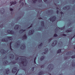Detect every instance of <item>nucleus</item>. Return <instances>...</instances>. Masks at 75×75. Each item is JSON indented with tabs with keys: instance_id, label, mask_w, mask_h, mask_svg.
Listing matches in <instances>:
<instances>
[{
	"instance_id": "13",
	"label": "nucleus",
	"mask_w": 75,
	"mask_h": 75,
	"mask_svg": "<svg viewBox=\"0 0 75 75\" xmlns=\"http://www.w3.org/2000/svg\"><path fill=\"white\" fill-rule=\"evenodd\" d=\"M57 40H55L52 43V47H54V46H55L56 45H57Z\"/></svg>"
},
{
	"instance_id": "30",
	"label": "nucleus",
	"mask_w": 75,
	"mask_h": 75,
	"mask_svg": "<svg viewBox=\"0 0 75 75\" xmlns=\"http://www.w3.org/2000/svg\"><path fill=\"white\" fill-rule=\"evenodd\" d=\"M32 0L33 2V3H34V4H35V3H36V2L37 1V0Z\"/></svg>"
},
{
	"instance_id": "29",
	"label": "nucleus",
	"mask_w": 75,
	"mask_h": 75,
	"mask_svg": "<svg viewBox=\"0 0 75 75\" xmlns=\"http://www.w3.org/2000/svg\"><path fill=\"white\" fill-rule=\"evenodd\" d=\"M72 31V30H67L66 31V33H69V32H71V31Z\"/></svg>"
},
{
	"instance_id": "55",
	"label": "nucleus",
	"mask_w": 75,
	"mask_h": 75,
	"mask_svg": "<svg viewBox=\"0 0 75 75\" xmlns=\"http://www.w3.org/2000/svg\"><path fill=\"white\" fill-rule=\"evenodd\" d=\"M75 36V35L74 36V37H73V38H74V37Z\"/></svg>"
},
{
	"instance_id": "53",
	"label": "nucleus",
	"mask_w": 75,
	"mask_h": 75,
	"mask_svg": "<svg viewBox=\"0 0 75 75\" xmlns=\"http://www.w3.org/2000/svg\"><path fill=\"white\" fill-rule=\"evenodd\" d=\"M38 19H42V18H38Z\"/></svg>"
},
{
	"instance_id": "43",
	"label": "nucleus",
	"mask_w": 75,
	"mask_h": 75,
	"mask_svg": "<svg viewBox=\"0 0 75 75\" xmlns=\"http://www.w3.org/2000/svg\"><path fill=\"white\" fill-rule=\"evenodd\" d=\"M71 58H75V55L73 56H71Z\"/></svg>"
},
{
	"instance_id": "2",
	"label": "nucleus",
	"mask_w": 75,
	"mask_h": 75,
	"mask_svg": "<svg viewBox=\"0 0 75 75\" xmlns=\"http://www.w3.org/2000/svg\"><path fill=\"white\" fill-rule=\"evenodd\" d=\"M16 62L15 61H11L10 63H8V62L6 60L3 62V64L4 65H13V64H16Z\"/></svg>"
},
{
	"instance_id": "58",
	"label": "nucleus",
	"mask_w": 75,
	"mask_h": 75,
	"mask_svg": "<svg viewBox=\"0 0 75 75\" xmlns=\"http://www.w3.org/2000/svg\"><path fill=\"white\" fill-rule=\"evenodd\" d=\"M65 59V60H66V59Z\"/></svg>"
},
{
	"instance_id": "26",
	"label": "nucleus",
	"mask_w": 75,
	"mask_h": 75,
	"mask_svg": "<svg viewBox=\"0 0 75 75\" xmlns=\"http://www.w3.org/2000/svg\"><path fill=\"white\" fill-rule=\"evenodd\" d=\"M45 58V56H42V57H41V58H40V60L42 61Z\"/></svg>"
},
{
	"instance_id": "20",
	"label": "nucleus",
	"mask_w": 75,
	"mask_h": 75,
	"mask_svg": "<svg viewBox=\"0 0 75 75\" xmlns=\"http://www.w3.org/2000/svg\"><path fill=\"white\" fill-rule=\"evenodd\" d=\"M27 37L26 34H25V35L22 37L23 40H26Z\"/></svg>"
},
{
	"instance_id": "47",
	"label": "nucleus",
	"mask_w": 75,
	"mask_h": 75,
	"mask_svg": "<svg viewBox=\"0 0 75 75\" xmlns=\"http://www.w3.org/2000/svg\"><path fill=\"white\" fill-rule=\"evenodd\" d=\"M59 10H57V14H58V12H59Z\"/></svg>"
},
{
	"instance_id": "28",
	"label": "nucleus",
	"mask_w": 75,
	"mask_h": 75,
	"mask_svg": "<svg viewBox=\"0 0 75 75\" xmlns=\"http://www.w3.org/2000/svg\"><path fill=\"white\" fill-rule=\"evenodd\" d=\"M18 28V25H16L14 27V29L16 30H17Z\"/></svg>"
},
{
	"instance_id": "7",
	"label": "nucleus",
	"mask_w": 75,
	"mask_h": 75,
	"mask_svg": "<svg viewBox=\"0 0 75 75\" xmlns=\"http://www.w3.org/2000/svg\"><path fill=\"white\" fill-rule=\"evenodd\" d=\"M7 32L8 34H11L12 35L14 34V32L12 30H8Z\"/></svg>"
},
{
	"instance_id": "33",
	"label": "nucleus",
	"mask_w": 75,
	"mask_h": 75,
	"mask_svg": "<svg viewBox=\"0 0 75 75\" xmlns=\"http://www.w3.org/2000/svg\"><path fill=\"white\" fill-rule=\"evenodd\" d=\"M72 66L74 67H75V63H72Z\"/></svg>"
},
{
	"instance_id": "49",
	"label": "nucleus",
	"mask_w": 75,
	"mask_h": 75,
	"mask_svg": "<svg viewBox=\"0 0 75 75\" xmlns=\"http://www.w3.org/2000/svg\"><path fill=\"white\" fill-rule=\"evenodd\" d=\"M60 14H61L62 16V14H64V13H63V12H61Z\"/></svg>"
},
{
	"instance_id": "40",
	"label": "nucleus",
	"mask_w": 75,
	"mask_h": 75,
	"mask_svg": "<svg viewBox=\"0 0 75 75\" xmlns=\"http://www.w3.org/2000/svg\"><path fill=\"white\" fill-rule=\"evenodd\" d=\"M58 31V28L57 27L55 29L54 31L55 32V31Z\"/></svg>"
},
{
	"instance_id": "23",
	"label": "nucleus",
	"mask_w": 75,
	"mask_h": 75,
	"mask_svg": "<svg viewBox=\"0 0 75 75\" xmlns=\"http://www.w3.org/2000/svg\"><path fill=\"white\" fill-rule=\"evenodd\" d=\"M44 21H41V25L42 26L44 27Z\"/></svg>"
},
{
	"instance_id": "54",
	"label": "nucleus",
	"mask_w": 75,
	"mask_h": 75,
	"mask_svg": "<svg viewBox=\"0 0 75 75\" xmlns=\"http://www.w3.org/2000/svg\"><path fill=\"white\" fill-rule=\"evenodd\" d=\"M10 54V52L8 53V54Z\"/></svg>"
},
{
	"instance_id": "21",
	"label": "nucleus",
	"mask_w": 75,
	"mask_h": 75,
	"mask_svg": "<svg viewBox=\"0 0 75 75\" xmlns=\"http://www.w3.org/2000/svg\"><path fill=\"white\" fill-rule=\"evenodd\" d=\"M42 45V43H41V44H40L38 46V48L39 49H41V46Z\"/></svg>"
},
{
	"instance_id": "14",
	"label": "nucleus",
	"mask_w": 75,
	"mask_h": 75,
	"mask_svg": "<svg viewBox=\"0 0 75 75\" xmlns=\"http://www.w3.org/2000/svg\"><path fill=\"white\" fill-rule=\"evenodd\" d=\"M9 57L11 59H13L14 58V55H13V54H10L9 55Z\"/></svg>"
},
{
	"instance_id": "11",
	"label": "nucleus",
	"mask_w": 75,
	"mask_h": 75,
	"mask_svg": "<svg viewBox=\"0 0 75 75\" xmlns=\"http://www.w3.org/2000/svg\"><path fill=\"white\" fill-rule=\"evenodd\" d=\"M17 68L16 67H14L13 69L12 72L13 74H14L17 71Z\"/></svg>"
},
{
	"instance_id": "34",
	"label": "nucleus",
	"mask_w": 75,
	"mask_h": 75,
	"mask_svg": "<svg viewBox=\"0 0 75 75\" xmlns=\"http://www.w3.org/2000/svg\"><path fill=\"white\" fill-rule=\"evenodd\" d=\"M36 58H37L35 57L34 59V62L35 64H36V62H35V60H36Z\"/></svg>"
},
{
	"instance_id": "16",
	"label": "nucleus",
	"mask_w": 75,
	"mask_h": 75,
	"mask_svg": "<svg viewBox=\"0 0 75 75\" xmlns=\"http://www.w3.org/2000/svg\"><path fill=\"white\" fill-rule=\"evenodd\" d=\"M70 9V7L69 6H67L63 8V10H69Z\"/></svg>"
},
{
	"instance_id": "37",
	"label": "nucleus",
	"mask_w": 75,
	"mask_h": 75,
	"mask_svg": "<svg viewBox=\"0 0 75 75\" xmlns=\"http://www.w3.org/2000/svg\"><path fill=\"white\" fill-rule=\"evenodd\" d=\"M57 36H58V35L56 34H54V37H57Z\"/></svg>"
},
{
	"instance_id": "9",
	"label": "nucleus",
	"mask_w": 75,
	"mask_h": 75,
	"mask_svg": "<svg viewBox=\"0 0 75 75\" xmlns=\"http://www.w3.org/2000/svg\"><path fill=\"white\" fill-rule=\"evenodd\" d=\"M6 72L5 73V74H4L5 75H8V74H10V70L8 69H6Z\"/></svg>"
},
{
	"instance_id": "24",
	"label": "nucleus",
	"mask_w": 75,
	"mask_h": 75,
	"mask_svg": "<svg viewBox=\"0 0 75 75\" xmlns=\"http://www.w3.org/2000/svg\"><path fill=\"white\" fill-rule=\"evenodd\" d=\"M44 73L42 71H41V72H40L38 74V75H44Z\"/></svg>"
},
{
	"instance_id": "52",
	"label": "nucleus",
	"mask_w": 75,
	"mask_h": 75,
	"mask_svg": "<svg viewBox=\"0 0 75 75\" xmlns=\"http://www.w3.org/2000/svg\"><path fill=\"white\" fill-rule=\"evenodd\" d=\"M47 1V0H44V1L45 2H46V1Z\"/></svg>"
},
{
	"instance_id": "8",
	"label": "nucleus",
	"mask_w": 75,
	"mask_h": 75,
	"mask_svg": "<svg viewBox=\"0 0 75 75\" xmlns=\"http://www.w3.org/2000/svg\"><path fill=\"white\" fill-rule=\"evenodd\" d=\"M0 52L2 54H5L8 52V51H5L4 49H1L0 50Z\"/></svg>"
},
{
	"instance_id": "3",
	"label": "nucleus",
	"mask_w": 75,
	"mask_h": 75,
	"mask_svg": "<svg viewBox=\"0 0 75 75\" xmlns=\"http://www.w3.org/2000/svg\"><path fill=\"white\" fill-rule=\"evenodd\" d=\"M8 40L11 41V40H13V38H12V37H11L7 36L6 37V38H4L2 39V41H4V42H8Z\"/></svg>"
},
{
	"instance_id": "17",
	"label": "nucleus",
	"mask_w": 75,
	"mask_h": 75,
	"mask_svg": "<svg viewBox=\"0 0 75 75\" xmlns=\"http://www.w3.org/2000/svg\"><path fill=\"white\" fill-rule=\"evenodd\" d=\"M73 52H71L70 51L68 52L66 54V55H72V53Z\"/></svg>"
},
{
	"instance_id": "22",
	"label": "nucleus",
	"mask_w": 75,
	"mask_h": 75,
	"mask_svg": "<svg viewBox=\"0 0 75 75\" xmlns=\"http://www.w3.org/2000/svg\"><path fill=\"white\" fill-rule=\"evenodd\" d=\"M0 12L1 13L3 14V13H4V8L1 9L0 11Z\"/></svg>"
},
{
	"instance_id": "10",
	"label": "nucleus",
	"mask_w": 75,
	"mask_h": 75,
	"mask_svg": "<svg viewBox=\"0 0 75 75\" xmlns=\"http://www.w3.org/2000/svg\"><path fill=\"white\" fill-rule=\"evenodd\" d=\"M34 30H29V31L28 33L29 35H32V34H33V33H34Z\"/></svg>"
},
{
	"instance_id": "57",
	"label": "nucleus",
	"mask_w": 75,
	"mask_h": 75,
	"mask_svg": "<svg viewBox=\"0 0 75 75\" xmlns=\"http://www.w3.org/2000/svg\"><path fill=\"white\" fill-rule=\"evenodd\" d=\"M7 45H8V43H7Z\"/></svg>"
},
{
	"instance_id": "36",
	"label": "nucleus",
	"mask_w": 75,
	"mask_h": 75,
	"mask_svg": "<svg viewBox=\"0 0 75 75\" xmlns=\"http://www.w3.org/2000/svg\"><path fill=\"white\" fill-rule=\"evenodd\" d=\"M45 64L43 65L41 67V68H44V67H45Z\"/></svg>"
},
{
	"instance_id": "48",
	"label": "nucleus",
	"mask_w": 75,
	"mask_h": 75,
	"mask_svg": "<svg viewBox=\"0 0 75 75\" xmlns=\"http://www.w3.org/2000/svg\"><path fill=\"white\" fill-rule=\"evenodd\" d=\"M38 1H39V2H40L42 1V0H38Z\"/></svg>"
},
{
	"instance_id": "59",
	"label": "nucleus",
	"mask_w": 75,
	"mask_h": 75,
	"mask_svg": "<svg viewBox=\"0 0 75 75\" xmlns=\"http://www.w3.org/2000/svg\"><path fill=\"white\" fill-rule=\"evenodd\" d=\"M19 2H20V1H19Z\"/></svg>"
},
{
	"instance_id": "6",
	"label": "nucleus",
	"mask_w": 75,
	"mask_h": 75,
	"mask_svg": "<svg viewBox=\"0 0 75 75\" xmlns=\"http://www.w3.org/2000/svg\"><path fill=\"white\" fill-rule=\"evenodd\" d=\"M20 46V41H18L16 43V45H15V46L16 48H18Z\"/></svg>"
},
{
	"instance_id": "38",
	"label": "nucleus",
	"mask_w": 75,
	"mask_h": 75,
	"mask_svg": "<svg viewBox=\"0 0 75 75\" xmlns=\"http://www.w3.org/2000/svg\"><path fill=\"white\" fill-rule=\"evenodd\" d=\"M64 28H65V26L63 27L62 28H60L59 29L60 30H64Z\"/></svg>"
},
{
	"instance_id": "19",
	"label": "nucleus",
	"mask_w": 75,
	"mask_h": 75,
	"mask_svg": "<svg viewBox=\"0 0 75 75\" xmlns=\"http://www.w3.org/2000/svg\"><path fill=\"white\" fill-rule=\"evenodd\" d=\"M45 52H44L42 53V54H45L47 52H48V49L47 48H46L45 49Z\"/></svg>"
},
{
	"instance_id": "50",
	"label": "nucleus",
	"mask_w": 75,
	"mask_h": 75,
	"mask_svg": "<svg viewBox=\"0 0 75 75\" xmlns=\"http://www.w3.org/2000/svg\"><path fill=\"white\" fill-rule=\"evenodd\" d=\"M63 36H67V35L65 34H63L62 35Z\"/></svg>"
},
{
	"instance_id": "1",
	"label": "nucleus",
	"mask_w": 75,
	"mask_h": 75,
	"mask_svg": "<svg viewBox=\"0 0 75 75\" xmlns=\"http://www.w3.org/2000/svg\"><path fill=\"white\" fill-rule=\"evenodd\" d=\"M18 63L20 67H25L27 66V64L28 63V62L26 59L21 58L20 59Z\"/></svg>"
},
{
	"instance_id": "42",
	"label": "nucleus",
	"mask_w": 75,
	"mask_h": 75,
	"mask_svg": "<svg viewBox=\"0 0 75 75\" xmlns=\"http://www.w3.org/2000/svg\"><path fill=\"white\" fill-rule=\"evenodd\" d=\"M33 27V24H31L29 28H31V27Z\"/></svg>"
},
{
	"instance_id": "41",
	"label": "nucleus",
	"mask_w": 75,
	"mask_h": 75,
	"mask_svg": "<svg viewBox=\"0 0 75 75\" xmlns=\"http://www.w3.org/2000/svg\"><path fill=\"white\" fill-rule=\"evenodd\" d=\"M52 40V38L49 40V42H50V41H51V40Z\"/></svg>"
},
{
	"instance_id": "18",
	"label": "nucleus",
	"mask_w": 75,
	"mask_h": 75,
	"mask_svg": "<svg viewBox=\"0 0 75 75\" xmlns=\"http://www.w3.org/2000/svg\"><path fill=\"white\" fill-rule=\"evenodd\" d=\"M17 3V2H16V1H15L14 2V1H12L11 2H10V4H11L10 6H12V4H16Z\"/></svg>"
},
{
	"instance_id": "56",
	"label": "nucleus",
	"mask_w": 75,
	"mask_h": 75,
	"mask_svg": "<svg viewBox=\"0 0 75 75\" xmlns=\"http://www.w3.org/2000/svg\"><path fill=\"white\" fill-rule=\"evenodd\" d=\"M1 71H3V69H1Z\"/></svg>"
},
{
	"instance_id": "4",
	"label": "nucleus",
	"mask_w": 75,
	"mask_h": 75,
	"mask_svg": "<svg viewBox=\"0 0 75 75\" xmlns=\"http://www.w3.org/2000/svg\"><path fill=\"white\" fill-rule=\"evenodd\" d=\"M54 65L50 64L48 65L47 68L49 69V71H52L54 69Z\"/></svg>"
},
{
	"instance_id": "39",
	"label": "nucleus",
	"mask_w": 75,
	"mask_h": 75,
	"mask_svg": "<svg viewBox=\"0 0 75 75\" xmlns=\"http://www.w3.org/2000/svg\"><path fill=\"white\" fill-rule=\"evenodd\" d=\"M15 59H16V61L18 60V57H17V58L16 57V58H15Z\"/></svg>"
},
{
	"instance_id": "35",
	"label": "nucleus",
	"mask_w": 75,
	"mask_h": 75,
	"mask_svg": "<svg viewBox=\"0 0 75 75\" xmlns=\"http://www.w3.org/2000/svg\"><path fill=\"white\" fill-rule=\"evenodd\" d=\"M18 71H19V69H18L17 70V72L16 73V75H17V73H18ZM19 75H22V74H19Z\"/></svg>"
},
{
	"instance_id": "31",
	"label": "nucleus",
	"mask_w": 75,
	"mask_h": 75,
	"mask_svg": "<svg viewBox=\"0 0 75 75\" xmlns=\"http://www.w3.org/2000/svg\"><path fill=\"white\" fill-rule=\"evenodd\" d=\"M42 30V28L40 27L39 28L38 31H41Z\"/></svg>"
},
{
	"instance_id": "5",
	"label": "nucleus",
	"mask_w": 75,
	"mask_h": 75,
	"mask_svg": "<svg viewBox=\"0 0 75 75\" xmlns=\"http://www.w3.org/2000/svg\"><path fill=\"white\" fill-rule=\"evenodd\" d=\"M49 20H50V21L54 22L56 20V17L55 16H53L52 17L50 18Z\"/></svg>"
},
{
	"instance_id": "32",
	"label": "nucleus",
	"mask_w": 75,
	"mask_h": 75,
	"mask_svg": "<svg viewBox=\"0 0 75 75\" xmlns=\"http://www.w3.org/2000/svg\"><path fill=\"white\" fill-rule=\"evenodd\" d=\"M61 52V50L59 49L57 51V53H59V52Z\"/></svg>"
},
{
	"instance_id": "15",
	"label": "nucleus",
	"mask_w": 75,
	"mask_h": 75,
	"mask_svg": "<svg viewBox=\"0 0 75 75\" xmlns=\"http://www.w3.org/2000/svg\"><path fill=\"white\" fill-rule=\"evenodd\" d=\"M53 13L54 11H53V10L50 9H49L48 10V13L50 14V15H51V14H52Z\"/></svg>"
},
{
	"instance_id": "60",
	"label": "nucleus",
	"mask_w": 75,
	"mask_h": 75,
	"mask_svg": "<svg viewBox=\"0 0 75 75\" xmlns=\"http://www.w3.org/2000/svg\"><path fill=\"white\" fill-rule=\"evenodd\" d=\"M72 38L71 39V40H72Z\"/></svg>"
},
{
	"instance_id": "61",
	"label": "nucleus",
	"mask_w": 75,
	"mask_h": 75,
	"mask_svg": "<svg viewBox=\"0 0 75 75\" xmlns=\"http://www.w3.org/2000/svg\"><path fill=\"white\" fill-rule=\"evenodd\" d=\"M57 9H58V8H57Z\"/></svg>"
},
{
	"instance_id": "44",
	"label": "nucleus",
	"mask_w": 75,
	"mask_h": 75,
	"mask_svg": "<svg viewBox=\"0 0 75 75\" xmlns=\"http://www.w3.org/2000/svg\"><path fill=\"white\" fill-rule=\"evenodd\" d=\"M0 27H1L2 28V27H4V25H2L0 26Z\"/></svg>"
},
{
	"instance_id": "46",
	"label": "nucleus",
	"mask_w": 75,
	"mask_h": 75,
	"mask_svg": "<svg viewBox=\"0 0 75 75\" xmlns=\"http://www.w3.org/2000/svg\"><path fill=\"white\" fill-rule=\"evenodd\" d=\"M32 71H34V67H33L32 69Z\"/></svg>"
},
{
	"instance_id": "25",
	"label": "nucleus",
	"mask_w": 75,
	"mask_h": 75,
	"mask_svg": "<svg viewBox=\"0 0 75 75\" xmlns=\"http://www.w3.org/2000/svg\"><path fill=\"white\" fill-rule=\"evenodd\" d=\"M26 30H20V33H21H21H23V32H24V31Z\"/></svg>"
},
{
	"instance_id": "12",
	"label": "nucleus",
	"mask_w": 75,
	"mask_h": 75,
	"mask_svg": "<svg viewBox=\"0 0 75 75\" xmlns=\"http://www.w3.org/2000/svg\"><path fill=\"white\" fill-rule=\"evenodd\" d=\"M20 48L21 50H24V49L25 48V46L24 44H22Z\"/></svg>"
},
{
	"instance_id": "45",
	"label": "nucleus",
	"mask_w": 75,
	"mask_h": 75,
	"mask_svg": "<svg viewBox=\"0 0 75 75\" xmlns=\"http://www.w3.org/2000/svg\"><path fill=\"white\" fill-rule=\"evenodd\" d=\"M10 10L11 11H13V9L12 8H10Z\"/></svg>"
},
{
	"instance_id": "51",
	"label": "nucleus",
	"mask_w": 75,
	"mask_h": 75,
	"mask_svg": "<svg viewBox=\"0 0 75 75\" xmlns=\"http://www.w3.org/2000/svg\"><path fill=\"white\" fill-rule=\"evenodd\" d=\"M3 59H7V57L5 56L4 58Z\"/></svg>"
},
{
	"instance_id": "27",
	"label": "nucleus",
	"mask_w": 75,
	"mask_h": 75,
	"mask_svg": "<svg viewBox=\"0 0 75 75\" xmlns=\"http://www.w3.org/2000/svg\"><path fill=\"white\" fill-rule=\"evenodd\" d=\"M11 44H12V42H11V43H9V44L10 45V49L11 50V51H12V50H13V49H12V48H11Z\"/></svg>"
}]
</instances>
